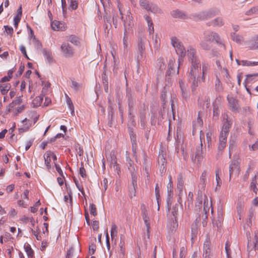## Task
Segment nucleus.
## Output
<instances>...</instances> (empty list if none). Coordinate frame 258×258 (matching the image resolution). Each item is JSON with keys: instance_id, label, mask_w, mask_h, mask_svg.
I'll list each match as a JSON object with an SVG mask.
<instances>
[{"instance_id": "obj_4", "label": "nucleus", "mask_w": 258, "mask_h": 258, "mask_svg": "<svg viewBox=\"0 0 258 258\" xmlns=\"http://www.w3.org/2000/svg\"><path fill=\"white\" fill-rule=\"evenodd\" d=\"M203 34L204 38L206 39L207 41L208 40L211 43L214 42L225 48V46L222 42L220 35L217 32L211 30H206L204 31Z\"/></svg>"}, {"instance_id": "obj_49", "label": "nucleus", "mask_w": 258, "mask_h": 258, "mask_svg": "<svg viewBox=\"0 0 258 258\" xmlns=\"http://www.w3.org/2000/svg\"><path fill=\"white\" fill-rule=\"evenodd\" d=\"M220 170L217 169L216 172V180L217 181V186H220L222 184V180L219 176Z\"/></svg>"}, {"instance_id": "obj_19", "label": "nucleus", "mask_w": 258, "mask_h": 258, "mask_svg": "<svg viewBox=\"0 0 258 258\" xmlns=\"http://www.w3.org/2000/svg\"><path fill=\"white\" fill-rule=\"evenodd\" d=\"M141 215L143 218V219L144 221L146 227L148 228V230L149 229H150V219L148 216V211L146 208V206L144 204L141 205Z\"/></svg>"}, {"instance_id": "obj_23", "label": "nucleus", "mask_w": 258, "mask_h": 258, "mask_svg": "<svg viewBox=\"0 0 258 258\" xmlns=\"http://www.w3.org/2000/svg\"><path fill=\"white\" fill-rule=\"evenodd\" d=\"M250 188L255 195H258V172L251 180Z\"/></svg>"}, {"instance_id": "obj_53", "label": "nucleus", "mask_w": 258, "mask_h": 258, "mask_svg": "<svg viewBox=\"0 0 258 258\" xmlns=\"http://www.w3.org/2000/svg\"><path fill=\"white\" fill-rule=\"evenodd\" d=\"M225 248L227 258H231L230 256L231 250L230 248V244H229L228 242H226V243H225Z\"/></svg>"}, {"instance_id": "obj_3", "label": "nucleus", "mask_w": 258, "mask_h": 258, "mask_svg": "<svg viewBox=\"0 0 258 258\" xmlns=\"http://www.w3.org/2000/svg\"><path fill=\"white\" fill-rule=\"evenodd\" d=\"M170 40L172 46L174 48L177 54L179 55L178 60L180 62L186 54L185 47L182 42L176 37L172 36Z\"/></svg>"}, {"instance_id": "obj_28", "label": "nucleus", "mask_w": 258, "mask_h": 258, "mask_svg": "<svg viewBox=\"0 0 258 258\" xmlns=\"http://www.w3.org/2000/svg\"><path fill=\"white\" fill-rule=\"evenodd\" d=\"M184 180L181 174H179L177 177V188L179 191V195L182 192Z\"/></svg>"}, {"instance_id": "obj_51", "label": "nucleus", "mask_w": 258, "mask_h": 258, "mask_svg": "<svg viewBox=\"0 0 258 258\" xmlns=\"http://www.w3.org/2000/svg\"><path fill=\"white\" fill-rule=\"evenodd\" d=\"M220 114V110L217 105H214L213 107V116L216 118H218Z\"/></svg>"}, {"instance_id": "obj_59", "label": "nucleus", "mask_w": 258, "mask_h": 258, "mask_svg": "<svg viewBox=\"0 0 258 258\" xmlns=\"http://www.w3.org/2000/svg\"><path fill=\"white\" fill-rule=\"evenodd\" d=\"M79 172H80L81 176L83 178H84L86 176V170L83 166V164L82 163V166L80 168Z\"/></svg>"}, {"instance_id": "obj_17", "label": "nucleus", "mask_w": 258, "mask_h": 258, "mask_svg": "<svg viewBox=\"0 0 258 258\" xmlns=\"http://www.w3.org/2000/svg\"><path fill=\"white\" fill-rule=\"evenodd\" d=\"M240 166L238 161L236 160L232 161L229 166V177L230 179L232 174H238L239 172Z\"/></svg>"}, {"instance_id": "obj_58", "label": "nucleus", "mask_w": 258, "mask_h": 258, "mask_svg": "<svg viewBox=\"0 0 258 258\" xmlns=\"http://www.w3.org/2000/svg\"><path fill=\"white\" fill-rule=\"evenodd\" d=\"M4 28H5V31L8 34L12 35L13 33L14 30L12 27L6 25L4 26Z\"/></svg>"}, {"instance_id": "obj_30", "label": "nucleus", "mask_w": 258, "mask_h": 258, "mask_svg": "<svg viewBox=\"0 0 258 258\" xmlns=\"http://www.w3.org/2000/svg\"><path fill=\"white\" fill-rule=\"evenodd\" d=\"M42 52L49 63L52 61V52L50 50L43 49L42 50Z\"/></svg>"}, {"instance_id": "obj_18", "label": "nucleus", "mask_w": 258, "mask_h": 258, "mask_svg": "<svg viewBox=\"0 0 258 258\" xmlns=\"http://www.w3.org/2000/svg\"><path fill=\"white\" fill-rule=\"evenodd\" d=\"M179 84L183 99L186 101H188L189 99L190 94L187 91L186 85L183 82L182 80H180L179 81Z\"/></svg>"}, {"instance_id": "obj_22", "label": "nucleus", "mask_w": 258, "mask_h": 258, "mask_svg": "<svg viewBox=\"0 0 258 258\" xmlns=\"http://www.w3.org/2000/svg\"><path fill=\"white\" fill-rule=\"evenodd\" d=\"M208 174V172L206 170H204L200 177V183L199 185V187L200 188L199 190H203L205 189L206 186V176Z\"/></svg>"}, {"instance_id": "obj_34", "label": "nucleus", "mask_w": 258, "mask_h": 258, "mask_svg": "<svg viewBox=\"0 0 258 258\" xmlns=\"http://www.w3.org/2000/svg\"><path fill=\"white\" fill-rule=\"evenodd\" d=\"M10 88L11 85L9 83L0 85V91L3 95H5L7 93Z\"/></svg>"}, {"instance_id": "obj_47", "label": "nucleus", "mask_w": 258, "mask_h": 258, "mask_svg": "<svg viewBox=\"0 0 258 258\" xmlns=\"http://www.w3.org/2000/svg\"><path fill=\"white\" fill-rule=\"evenodd\" d=\"M72 88H73L76 91H77L79 90L81 87L82 85L81 84L78 83V82L72 80Z\"/></svg>"}, {"instance_id": "obj_15", "label": "nucleus", "mask_w": 258, "mask_h": 258, "mask_svg": "<svg viewBox=\"0 0 258 258\" xmlns=\"http://www.w3.org/2000/svg\"><path fill=\"white\" fill-rule=\"evenodd\" d=\"M227 100L230 109L232 111H237L239 107L238 100L232 96L228 95Z\"/></svg>"}, {"instance_id": "obj_14", "label": "nucleus", "mask_w": 258, "mask_h": 258, "mask_svg": "<svg viewBox=\"0 0 258 258\" xmlns=\"http://www.w3.org/2000/svg\"><path fill=\"white\" fill-rule=\"evenodd\" d=\"M228 135L225 133H221L219 139L218 154H222L223 150L225 148L227 144V138Z\"/></svg>"}, {"instance_id": "obj_35", "label": "nucleus", "mask_w": 258, "mask_h": 258, "mask_svg": "<svg viewBox=\"0 0 258 258\" xmlns=\"http://www.w3.org/2000/svg\"><path fill=\"white\" fill-rule=\"evenodd\" d=\"M128 169L131 174L132 180L134 179L137 180V172L135 166L134 165L133 166L128 167Z\"/></svg>"}, {"instance_id": "obj_5", "label": "nucleus", "mask_w": 258, "mask_h": 258, "mask_svg": "<svg viewBox=\"0 0 258 258\" xmlns=\"http://www.w3.org/2000/svg\"><path fill=\"white\" fill-rule=\"evenodd\" d=\"M126 98H127V103L128 107V116L132 121H133L134 116L132 113L134 110V106L136 104V98L134 93L129 89H126Z\"/></svg>"}, {"instance_id": "obj_21", "label": "nucleus", "mask_w": 258, "mask_h": 258, "mask_svg": "<svg viewBox=\"0 0 258 258\" xmlns=\"http://www.w3.org/2000/svg\"><path fill=\"white\" fill-rule=\"evenodd\" d=\"M205 14V19L208 20L218 15L220 13V11L216 9H210L207 11H204Z\"/></svg>"}, {"instance_id": "obj_26", "label": "nucleus", "mask_w": 258, "mask_h": 258, "mask_svg": "<svg viewBox=\"0 0 258 258\" xmlns=\"http://www.w3.org/2000/svg\"><path fill=\"white\" fill-rule=\"evenodd\" d=\"M52 154V152L50 151H47L45 152V153L44 155V159L45 164L47 167V168L48 169H49L51 167L50 165V156Z\"/></svg>"}, {"instance_id": "obj_61", "label": "nucleus", "mask_w": 258, "mask_h": 258, "mask_svg": "<svg viewBox=\"0 0 258 258\" xmlns=\"http://www.w3.org/2000/svg\"><path fill=\"white\" fill-rule=\"evenodd\" d=\"M218 218L219 223H217V222H215L214 221H213V224L214 225H216L217 227H219L221 226V224L222 221V215H221V214H219V213L218 214Z\"/></svg>"}, {"instance_id": "obj_7", "label": "nucleus", "mask_w": 258, "mask_h": 258, "mask_svg": "<svg viewBox=\"0 0 258 258\" xmlns=\"http://www.w3.org/2000/svg\"><path fill=\"white\" fill-rule=\"evenodd\" d=\"M60 49L65 57H72L74 55V51L71 45L67 42H63L60 46Z\"/></svg>"}, {"instance_id": "obj_12", "label": "nucleus", "mask_w": 258, "mask_h": 258, "mask_svg": "<svg viewBox=\"0 0 258 258\" xmlns=\"http://www.w3.org/2000/svg\"><path fill=\"white\" fill-rule=\"evenodd\" d=\"M140 5L143 9L153 13H156L160 11V10L156 5L153 4H149L146 1L141 2Z\"/></svg>"}, {"instance_id": "obj_42", "label": "nucleus", "mask_w": 258, "mask_h": 258, "mask_svg": "<svg viewBox=\"0 0 258 258\" xmlns=\"http://www.w3.org/2000/svg\"><path fill=\"white\" fill-rule=\"evenodd\" d=\"M195 19L197 21H205V14L204 11L201 12L194 15Z\"/></svg>"}, {"instance_id": "obj_62", "label": "nucleus", "mask_w": 258, "mask_h": 258, "mask_svg": "<svg viewBox=\"0 0 258 258\" xmlns=\"http://www.w3.org/2000/svg\"><path fill=\"white\" fill-rule=\"evenodd\" d=\"M55 167L56 168V171L58 172V173L59 174V175L62 177V178H64V176L63 174L62 170H61V168L59 166V165L54 163Z\"/></svg>"}, {"instance_id": "obj_52", "label": "nucleus", "mask_w": 258, "mask_h": 258, "mask_svg": "<svg viewBox=\"0 0 258 258\" xmlns=\"http://www.w3.org/2000/svg\"><path fill=\"white\" fill-rule=\"evenodd\" d=\"M60 23L58 21H55L51 23L52 29L54 30H59Z\"/></svg>"}, {"instance_id": "obj_33", "label": "nucleus", "mask_w": 258, "mask_h": 258, "mask_svg": "<svg viewBox=\"0 0 258 258\" xmlns=\"http://www.w3.org/2000/svg\"><path fill=\"white\" fill-rule=\"evenodd\" d=\"M175 63V61L174 59H170L168 62V70L166 72V75L170 76L172 73H173L172 71L173 68L174 67Z\"/></svg>"}, {"instance_id": "obj_57", "label": "nucleus", "mask_w": 258, "mask_h": 258, "mask_svg": "<svg viewBox=\"0 0 258 258\" xmlns=\"http://www.w3.org/2000/svg\"><path fill=\"white\" fill-rule=\"evenodd\" d=\"M197 203H198V206H200L202 204V191L199 190L198 191V198L197 199Z\"/></svg>"}, {"instance_id": "obj_31", "label": "nucleus", "mask_w": 258, "mask_h": 258, "mask_svg": "<svg viewBox=\"0 0 258 258\" xmlns=\"http://www.w3.org/2000/svg\"><path fill=\"white\" fill-rule=\"evenodd\" d=\"M68 40L74 45L78 46L80 44V39L75 35H71L68 36Z\"/></svg>"}, {"instance_id": "obj_36", "label": "nucleus", "mask_w": 258, "mask_h": 258, "mask_svg": "<svg viewBox=\"0 0 258 258\" xmlns=\"http://www.w3.org/2000/svg\"><path fill=\"white\" fill-rule=\"evenodd\" d=\"M231 38L233 41L237 43H240L243 40V37L236 34L235 33H232L231 34Z\"/></svg>"}, {"instance_id": "obj_29", "label": "nucleus", "mask_w": 258, "mask_h": 258, "mask_svg": "<svg viewBox=\"0 0 258 258\" xmlns=\"http://www.w3.org/2000/svg\"><path fill=\"white\" fill-rule=\"evenodd\" d=\"M209 68V65L206 61H204L202 62V76L201 77V81L203 82L205 81V76L207 72L208 71Z\"/></svg>"}, {"instance_id": "obj_27", "label": "nucleus", "mask_w": 258, "mask_h": 258, "mask_svg": "<svg viewBox=\"0 0 258 258\" xmlns=\"http://www.w3.org/2000/svg\"><path fill=\"white\" fill-rule=\"evenodd\" d=\"M171 15L175 18L184 19L186 17L185 13L178 10L172 11L171 13Z\"/></svg>"}, {"instance_id": "obj_55", "label": "nucleus", "mask_w": 258, "mask_h": 258, "mask_svg": "<svg viewBox=\"0 0 258 258\" xmlns=\"http://www.w3.org/2000/svg\"><path fill=\"white\" fill-rule=\"evenodd\" d=\"M30 126V124H27V123H25L24 126L23 127L19 128V133L21 134L22 133L27 132L29 130Z\"/></svg>"}, {"instance_id": "obj_6", "label": "nucleus", "mask_w": 258, "mask_h": 258, "mask_svg": "<svg viewBox=\"0 0 258 258\" xmlns=\"http://www.w3.org/2000/svg\"><path fill=\"white\" fill-rule=\"evenodd\" d=\"M213 253L211 243L209 237H207L203 244V258H212Z\"/></svg>"}, {"instance_id": "obj_39", "label": "nucleus", "mask_w": 258, "mask_h": 258, "mask_svg": "<svg viewBox=\"0 0 258 258\" xmlns=\"http://www.w3.org/2000/svg\"><path fill=\"white\" fill-rule=\"evenodd\" d=\"M43 101V97L42 96H38L36 97L33 100V104L34 107H37L41 105L42 102Z\"/></svg>"}, {"instance_id": "obj_44", "label": "nucleus", "mask_w": 258, "mask_h": 258, "mask_svg": "<svg viewBox=\"0 0 258 258\" xmlns=\"http://www.w3.org/2000/svg\"><path fill=\"white\" fill-rule=\"evenodd\" d=\"M22 102L21 97H17L9 105V108H13L15 105L20 104Z\"/></svg>"}, {"instance_id": "obj_16", "label": "nucleus", "mask_w": 258, "mask_h": 258, "mask_svg": "<svg viewBox=\"0 0 258 258\" xmlns=\"http://www.w3.org/2000/svg\"><path fill=\"white\" fill-rule=\"evenodd\" d=\"M225 22L222 17H218L212 21L206 23L208 26H213L214 27H221L224 26Z\"/></svg>"}, {"instance_id": "obj_40", "label": "nucleus", "mask_w": 258, "mask_h": 258, "mask_svg": "<svg viewBox=\"0 0 258 258\" xmlns=\"http://www.w3.org/2000/svg\"><path fill=\"white\" fill-rule=\"evenodd\" d=\"M70 3L69 8L73 10H75L77 9L78 3L76 0H68Z\"/></svg>"}, {"instance_id": "obj_1", "label": "nucleus", "mask_w": 258, "mask_h": 258, "mask_svg": "<svg viewBox=\"0 0 258 258\" xmlns=\"http://www.w3.org/2000/svg\"><path fill=\"white\" fill-rule=\"evenodd\" d=\"M201 62L192 63L191 64L189 71L188 73V77L189 82L190 83V87L192 93H196L197 89L199 86V84L203 82L201 81Z\"/></svg>"}, {"instance_id": "obj_37", "label": "nucleus", "mask_w": 258, "mask_h": 258, "mask_svg": "<svg viewBox=\"0 0 258 258\" xmlns=\"http://www.w3.org/2000/svg\"><path fill=\"white\" fill-rule=\"evenodd\" d=\"M245 15L247 16H251L253 15H258V6H254L246 12Z\"/></svg>"}, {"instance_id": "obj_32", "label": "nucleus", "mask_w": 258, "mask_h": 258, "mask_svg": "<svg viewBox=\"0 0 258 258\" xmlns=\"http://www.w3.org/2000/svg\"><path fill=\"white\" fill-rule=\"evenodd\" d=\"M24 249L29 258H34V252L28 244L24 245Z\"/></svg>"}, {"instance_id": "obj_9", "label": "nucleus", "mask_w": 258, "mask_h": 258, "mask_svg": "<svg viewBox=\"0 0 258 258\" xmlns=\"http://www.w3.org/2000/svg\"><path fill=\"white\" fill-rule=\"evenodd\" d=\"M200 140L201 144L196 147L195 157H194V156H192L191 157V159L193 161L197 160L199 163H200L204 157V152L203 148V144L201 141V136H200Z\"/></svg>"}, {"instance_id": "obj_8", "label": "nucleus", "mask_w": 258, "mask_h": 258, "mask_svg": "<svg viewBox=\"0 0 258 258\" xmlns=\"http://www.w3.org/2000/svg\"><path fill=\"white\" fill-rule=\"evenodd\" d=\"M158 164L160 172L161 174L165 173L166 170V155L163 153V151L159 152L158 157Z\"/></svg>"}, {"instance_id": "obj_24", "label": "nucleus", "mask_w": 258, "mask_h": 258, "mask_svg": "<svg viewBox=\"0 0 258 258\" xmlns=\"http://www.w3.org/2000/svg\"><path fill=\"white\" fill-rule=\"evenodd\" d=\"M137 188V180H132V184L129 187V196L130 198L136 196V188Z\"/></svg>"}, {"instance_id": "obj_38", "label": "nucleus", "mask_w": 258, "mask_h": 258, "mask_svg": "<svg viewBox=\"0 0 258 258\" xmlns=\"http://www.w3.org/2000/svg\"><path fill=\"white\" fill-rule=\"evenodd\" d=\"M157 61V66L159 68V70L162 72L165 69V62L163 58H159Z\"/></svg>"}, {"instance_id": "obj_20", "label": "nucleus", "mask_w": 258, "mask_h": 258, "mask_svg": "<svg viewBox=\"0 0 258 258\" xmlns=\"http://www.w3.org/2000/svg\"><path fill=\"white\" fill-rule=\"evenodd\" d=\"M247 45L250 49H258V34L252 37L249 40L246 42Z\"/></svg>"}, {"instance_id": "obj_11", "label": "nucleus", "mask_w": 258, "mask_h": 258, "mask_svg": "<svg viewBox=\"0 0 258 258\" xmlns=\"http://www.w3.org/2000/svg\"><path fill=\"white\" fill-rule=\"evenodd\" d=\"M223 124L221 133L229 135V130L232 125V122L228 120V116L227 113H224L223 115Z\"/></svg>"}, {"instance_id": "obj_45", "label": "nucleus", "mask_w": 258, "mask_h": 258, "mask_svg": "<svg viewBox=\"0 0 258 258\" xmlns=\"http://www.w3.org/2000/svg\"><path fill=\"white\" fill-rule=\"evenodd\" d=\"M159 192H160L159 187L158 186V184H156V187H155V195H156L157 202L158 203V210H159V208H160V207H159V199H160Z\"/></svg>"}, {"instance_id": "obj_48", "label": "nucleus", "mask_w": 258, "mask_h": 258, "mask_svg": "<svg viewBox=\"0 0 258 258\" xmlns=\"http://www.w3.org/2000/svg\"><path fill=\"white\" fill-rule=\"evenodd\" d=\"M257 76L258 73L247 75L246 76V78L245 79V82H246L247 83H249L250 81H252L254 79V78H255Z\"/></svg>"}, {"instance_id": "obj_64", "label": "nucleus", "mask_w": 258, "mask_h": 258, "mask_svg": "<svg viewBox=\"0 0 258 258\" xmlns=\"http://www.w3.org/2000/svg\"><path fill=\"white\" fill-rule=\"evenodd\" d=\"M74 254V249L71 247L67 251L66 258H72Z\"/></svg>"}, {"instance_id": "obj_41", "label": "nucleus", "mask_w": 258, "mask_h": 258, "mask_svg": "<svg viewBox=\"0 0 258 258\" xmlns=\"http://www.w3.org/2000/svg\"><path fill=\"white\" fill-rule=\"evenodd\" d=\"M241 65L243 66H252L258 65V61H250L248 60H241Z\"/></svg>"}, {"instance_id": "obj_13", "label": "nucleus", "mask_w": 258, "mask_h": 258, "mask_svg": "<svg viewBox=\"0 0 258 258\" xmlns=\"http://www.w3.org/2000/svg\"><path fill=\"white\" fill-rule=\"evenodd\" d=\"M186 52L187 55L189 58V60L190 61L191 64L197 63L198 62H201L200 60L196 55V49H194L193 47L191 46L188 47L187 48V51H186Z\"/></svg>"}, {"instance_id": "obj_54", "label": "nucleus", "mask_w": 258, "mask_h": 258, "mask_svg": "<svg viewBox=\"0 0 258 258\" xmlns=\"http://www.w3.org/2000/svg\"><path fill=\"white\" fill-rule=\"evenodd\" d=\"M90 214L93 216L97 215V209L96 206L94 204H91L90 205Z\"/></svg>"}, {"instance_id": "obj_63", "label": "nucleus", "mask_w": 258, "mask_h": 258, "mask_svg": "<svg viewBox=\"0 0 258 258\" xmlns=\"http://www.w3.org/2000/svg\"><path fill=\"white\" fill-rule=\"evenodd\" d=\"M20 49L22 53H23V54L25 56V57L27 59H29V58L27 54V52H26L25 47L24 45H21L20 46Z\"/></svg>"}, {"instance_id": "obj_56", "label": "nucleus", "mask_w": 258, "mask_h": 258, "mask_svg": "<svg viewBox=\"0 0 258 258\" xmlns=\"http://www.w3.org/2000/svg\"><path fill=\"white\" fill-rule=\"evenodd\" d=\"M120 251L119 252V256L120 257H122L124 256V253L125 251V248L123 244L120 242Z\"/></svg>"}, {"instance_id": "obj_46", "label": "nucleus", "mask_w": 258, "mask_h": 258, "mask_svg": "<svg viewBox=\"0 0 258 258\" xmlns=\"http://www.w3.org/2000/svg\"><path fill=\"white\" fill-rule=\"evenodd\" d=\"M215 89L218 92H221L223 90L222 84L219 79H217L215 82Z\"/></svg>"}, {"instance_id": "obj_25", "label": "nucleus", "mask_w": 258, "mask_h": 258, "mask_svg": "<svg viewBox=\"0 0 258 258\" xmlns=\"http://www.w3.org/2000/svg\"><path fill=\"white\" fill-rule=\"evenodd\" d=\"M201 47L205 50H209L212 48L211 42L203 38L200 43Z\"/></svg>"}, {"instance_id": "obj_50", "label": "nucleus", "mask_w": 258, "mask_h": 258, "mask_svg": "<svg viewBox=\"0 0 258 258\" xmlns=\"http://www.w3.org/2000/svg\"><path fill=\"white\" fill-rule=\"evenodd\" d=\"M179 204H176L172 208V214L173 216L174 217V218L176 219V215H177V213L178 211V208H179Z\"/></svg>"}, {"instance_id": "obj_60", "label": "nucleus", "mask_w": 258, "mask_h": 258, "mask_svg": "<svg viewBox=\"0 0 258 258\" xmlns=\"http://www.w3.org/2000/svg\"><path fill=\"white\" fill-rule=\"evenodd\" d=\"M38 230V228H37L36 230H34L33 229H31V232L33 233V234L35 236L36 238L38 240H41V236L39 235L37 233V230Z\"/></svg>"}, {"instance_id": "obj_2", "label": "nucleus", "mask_w": 258, "mask_h": 258, "mask_svg": "<svg viewBox=\"0 0 258 258\" xmlns=\"http://www.w3.org/2000/svg\"><path fill=\"white\" fill-rule=\"evenodd\" d=\"M147 39L145 37L140 36L138 38L136 53V59L138 63L145 57V45Z\"/></svg>"}, {"instance_id": "obj_43", "label": "nucleus", "mask_w": 258, "mask_h": 258, "mask_svg": "<svg viewBox=\"0 0 258 258\" xmlns=\"http://www.w3.org/2000/svg\"><path fill=\"white\" fill-rule=\"evenodd\" d=\"M117 226L114 224H113L111 226V237L112 240H113L115 237L117 236Z\"/></svg>"}, {"instance_id": "obj_10", "label": "nucleus", "mask_w": 258, "mask_h": 258, "mask_svg": "<svg viewBox=\"0 0 258 258\" xmlns=\"http://www.w3.org/2000/svg\"><path fill=\"white\" fill-rule=\"evenodd\" d=\"M107 160L110 164L111 167L113 168L114 171L119 174L120 171L119 167L117 163V159L114 152H111L109 156L107 157Z\"/></svg>"}]
</instances>
